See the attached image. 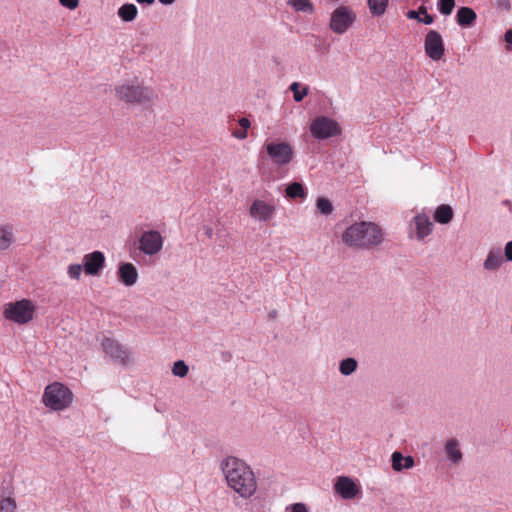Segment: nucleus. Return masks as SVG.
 I'll list each match as a JSON object with an SVG mask.
<instances>
[{
  "label": "nucleus",
  "mask_w": 512,
  "mask_h": 512,
  "mask_svg": "<svg viewBox=\"0 0 512 512\" xmlns=\"http://www.w3.org/2000/svg\"><path fill=\"white\" fill-rule=\"evenodd\" d=\"M285 512H308V509L304 503H294L288 505L285 508Z\"/></svg>",
  "instance_id": "nucleus-35"
},
{
  "label": "nucleus",
  "mask_w": 512,
  "mask_h": 512,
  "mask_svg": "<svg viewBox=\"0 0 512 512\" xmlns=\"http://www.w3.org/2000/svg\"><path fill=\"white\" fill-rule=\"evenodd\" d=\"M454 216L453 209L448 204L438 206L434 211V220L439 224H448Z\"/></svg>",
  "instance_id": "nucleus-22"
},
{
  "label": "nucleus",
  "mask_w": 512,
  "mask_h": 512,
  "mask_svg": "<svg viewBox=\"0 0 512 512\" xmlns=\"http://www.w3.org/2000/svg\"><path fill=\"white\" fill-rule=\"evenodd\" d=\"M457 23L462 27H470L474 24L477 15L473 9L469 7H461L457 11Z\"/></svg>",
  "instance_id": "nucleus-20"
},
{
  "label": "nucleus",
  "mask_w": 512,
  "mask_h": 512,
  "mask_svg": "<svg viewBox=\"0 0 512 512\" xmlns=\"http://www.w3.org/2000/svg\"><path fill=\"white\" fill-rule=\"evenodd\" d=\"M14 242L13 228L9 225L0 226V251L7 250Z\"/></svg>",
  "instance_id": "nucleus-25"
},
{
  "label": "nucleus",
  "mask_w": 512,
  "mask_h": 512,
  "mask_svg": "<svg viewBox=\"0 0 512 512\" xmlns=\"http://www.w3.org/2000/svg\"><path fill=\"white\" fill-rule=\"evenodd\" d=\"M238 124L240 125V127L242 128V130H246L248 131V129L250 128L251 126V123H250V120L246 117H242L238 120Z\"/></svg>",
  "instance_id": "nucleus-38"
},
{
  "label": "nucleus",
  "mask_w": 512,
  "mask_h": 512,
  "mask_svg": "<svg viewBox=\"0 0 512 512\" xmlns=\"http://www.w3.org/2000/svg\"><path fill=\"white\" fill-rule=\"evenodd\" d=\"M391 461L393 470L397 472L411 469L415 465V461L412 456H403L399 451L392 453Z\"/></svg>",
  "instance_id": "nucleus-19"
},
{
  "label": "nucleus",
  "mask_w": 512,
  "mask_h": 512,
  "mask_svg": "<svg viewBox=\"0 0 512 512\" xmlns=\"http://www.w3.org/2000/svg\"><path fill=\"white\" fill-rule=\"evenodd\" d=\"M311 136L316 140H326L342 133L341 125L328 116L315 117L309 126Z\"/></svg>",
  "instance_id": "nucleus-8"
},
{
  "label": "nucleus",
  "mask_w": 512,
  "mask_h": 512,
  "mask_svg": "<svg viewBox=\"0 0 512 512\" xmlns=\"http://www.w3.org/2000/svg\"><path fill=\"white\" fill-rule=\"evenodd\" d=\"M505 264V258L503 256V250L501 247H491L483 261V269L490 273L498 272L501 267Z\"/></svg>",
  "instance_id": "nucleus-16"
},
{
  "label": "nucleus",
  "mask_w": 512,
  "mask_h": 512,
  "mask_svg": "<svg viewBox=\"0 0 512 512\" xmlns=\"http://www.w3.org/2000/svg\"><path fill=\"white\" fill-rule=\"evenodd\" d=\"M286 4L295 12L306 15H312L315 11L314 4L311 0H287Z\"/></svg>",
  "instance_id": "nucleus-21"
},
{
  "label": "nucleus",
  "mask_w": 512,
  "mask_h": 512,
  "mask_svg": "<svg viewBox=\"0 0 512 512\" xmlns=\"http://www.w3.org/2000/svg\"><path fill=\"white\" fill-rule=\"evenodd\" d=\"M163 5H172L176 0H158Z\"/></svg>",
  "instance_id": "nucleus-43"
},
{
  "label": "nucleus",
  "mask_w": 512,
  "mask_h": 512,
  "mask_svg": "<svg viewBox=\"0 0 512 512\" xmlns=\"http://www.w3.org/2000/svg\"><path fill=\"white\" fill-rule=\"evenodd\" d=\"M84 273L87 276H99L106 265V257L101 251H93L82 257Z\"/></svg>",
  "instance_id": "nucleus-14"
},
{
  "label": "nucleus",
  "mask_w": 512,
  "mask_h": 512,
  "mask_svg": "<svg viewBox=\"0 0 512 512\" xmlns=\"http://www.w3.org/2000/svg\"><path fill=\"white\" fill-rule=\"evenodd\" d=\"M455 6V0H440L439 1V11L443 15H450Z\"/></svg>",
  "instance_id": "nucleus-34"
},
{
  "label": "nucleus",
  "mask_w": 512,
  "mask_h": 512,
  "mask_svg": "<svg viewBox=\"0 0 512 512\" xmlns=\"http://www.w3.org/2000/svg\"><path fill=\"white\" fill-rule=\"evenodd\" d=\"M286 197L289 199H305L307 197V191L302 183L292 182L286 186L285 189Z\"/></svg>",
  "instance_id": "nucleus-24"
},
{
  "label": "nucleus",
  "mask_w": 512,
  "mask_h": 512,
  "mask_svg": "<svg viewBox=\"0 0 512 512\" xmlns=\"http://www.w3.org/2000/svg\"><path fill=\"white\" fill-rule=\"evenodd\" d=\"M316 207L319 213L325 216L330 215L334 210L332 202L326 197H319L316 200Z\"/></svg>",
  "instance_id": "nucleus-29"
},
{
  "label": "nucleus",
  "mask_w": 512,
  "mask_h": 512,
  "mask_svg": "<svg viewBox=\"0 0 512 512\" xmlns=\"http://www.w3.org/2000/svg\"><path fill=\"white\" fill-rule=\"evenodd\" d=\"M504 40L507 44L512 45V29H509L505 32Z\"/></svg>",
  "instance_id": "nucleus-41"
},
{
  "label": "nucleus",
  "mask_w": 512,
  "mask_h": 512,
  "mask_svg": "<svg viewBox=\"0 0 512 512\" xmlns=\"http://www.w3.org/2000/svg\"><path fill=\"white\" fill-rule=\"evenodd\" d=\"M335 492L345 500L354 499L361 491L360 486L348 476H340L334 483Z\"/></svg>",
  "instance_id": "nucleus-15"
},
{
  "label": "nucleus",
  "mask_w": 512,
  "mask_h": 512,
  "mask_svg": "<svg viewBox=\"0 0 512 512\" xmlns=\"http://www.w3.org/2000/svg\"><path fill=\"white\" fill-rule=\"evenodd\" d=\"M189 372L188 365L183 360H178L174 362L172 366V374L176 377L183 378Z\"/></svg>",
  "instance_id": "nucleus-30"
},
{
  "label": "nucleus",
  "mask_w": 512,
  "mask_h": 512,
  "mask_svg": "<svg viewBox=\"0 0 512 512\" xmlns=\"http://www.w3.org/2000/svg\"><path fill=\"white\" fill-rule=\"evenodd\" d=\"M17 508L16 501L12 497H6L0 500V512H15Z\"/></svg>",
  "instance_id": "nucleus-33"
},
{
  "label": "nucleus",
  "mask_w": 512,
  "mask_h": 512,
  "mask_svg": "<svg viewBox=\"0 0 512 512\" xmlns=\"http://www.w3.org/2000/svg\"><path fill=\"white\" fill-rule=\"evenodd\" d=\"M164 238L157 230L144 231L138 240V249L146 256H155L163 249Z\"/></svg>",
  "instance_id": "nucleus-10"
},
{
  "label": "nucleus",
  "mask_w": 512,
  "mask_h": 512,
  "mask_svg": "<svg viewBox=\"0 0 512 512\" xmlns=\"http://www.w3.org/2000/svg\"><path fill=\"white\" fill-rule=\"evenodd\" d=\"M367 3L373 16H381L385 13L389 0H367Z\"/></svg>",
  "instance_id": "nucleus-27"
},
{
  "label": "nucleus",
  "mask_w": 512,
  "mask_h": 512,
  "mask_svg": "<svg viewBox=\"0 0 512 512\" xmlns=\"http://www.w3.org/2000/svg\"><path fill=\"white\" fill-rule=\"evenodd\" d=\"M406 17L408 19H415L417 20L418 22H423L424 24L426 25H430L433 23L434 19L433 17L430 15V14H426V16H423L421 17L419 12L415 11V10H409L407 13H406Z\"/></svg>",
  "instance_id": "nucleus-32"
},
{
  "label": "nucleus",
  "mask_w": 512,
  "mask_h": 512,
  "mask_svg": "<svg viewBox=\"0 0 512 512\" xmlns=\"http://www.w3.org/2000/svg\"><path fill=\"white\" fill-rule=\"evenodd\" d=\"M232 136L239 140H244L247 138L248 133L246 130H236L232 133Z\"/></svg>",
  "instance_id": "nucleus-39"
},
{
  "label": "nucleus",
  "mask_w": 512,
  "mask_h": 512,
  "mask_svg": "<svg viewBox=\"0 0 512 512\" xmlns=\"http://www.w3.org/2000/svg\"><path fill=\"white\" fill-rule=\"evenodd\" d=\"M418 12H419V14H423L424 16H426V14H428V13H427V10H426V8H425L424 6H421V7L419 8V11H418Z\"/></svg>",
  "instance_id": "nucleus-44"
},
{
  "label": "nucleus",
  "mask_w": 512,
  "mask_h": 512,
  "mask_svg": "<svg viewBox=\"0 0 512 512\" xmlns=\"http://www.w3.org/2000/svg\"><path fill=\"white\" fill-rule=\"evenodd\" d=\"M503 256L505 258V261L512 262V241H508L505 244V247L503 250Z\"/></svg>",
  "instance_id": "nucleus-37"
},
{
  "label": "nucleus",
  "mask_w": 512,
  "mask_h": 512,
  "mask_svg": "<svg viewBox=\"0 0 512 512\" xmlns=\"http://www.w3.org/2000/svg\"><path fill=\"white\" fill-rule=\"evenodd\" d=\"M342 242L350 247L368 250L384 241L383 229L370 221H359L348 226L342 233Z\"/></svg>",
  "instance_id": "nucleus-2"
},
{
  "label": "nucleus",
  "mask_w": 512,
  "mask_h": 512,
  "mask_svg": "<svg viewBox=\"0 0 512 512\" xmlns=\"http://www.w3.org/2000/svg\"><path fill=\"white\" fill-rule=\"evenodd\" d=\"M115 96L129 104H145L155 98L152 88L145 86L137 77L126 79L115 86Z\"/></svg>",
  "instance_id": "nucleus-3"
},
{
  "label": "nucleus",
  "mask_w": 512,
  "mask_h": 512,
  "mask_svg": "<svg viewBox=\"0 0 512 512\" xmlns=\"http://www.w3.org/2000/svg\"><path fill=\"white\" fill-rule=\"evenodd\" d=\"M59 3L69 10H75L79 6V0H59Z\"/></svg>",
  "instance_id": "nucleus-36"
},
{
  "label": "nucleus",
  "mask_w": 512,
  "mask_h": 512,
  "mask_svg": "<svg viewBox=\"0 0 512 512\" xmlns=\"http://www.w3.org/2000/svg\"><path fill=\"white\" fill-rule=\"evenodd\" d=\"M36 312V304L30 299H21L4 305L3 316L18 325L31 322Z\"/></svg>",
  "instance_id": "nucleus-5"
},
{
  "label": "nucleus",
  "mask_w": 512,
  "mask_h": 512,
  "mask_svg": "<svg viewBox=\"0 0 512 512\" xmlns=\"http://www.w3.org/2000/svg\"><path fill=\"white\" fill-rule=\"evenodd\" d=\"M118 278L125 286L131 287L138 280V271L132 263H121L118 267Z\"/></svg>",
  "instance_id": "nucleus-17"
},
{
  "label": "nucleus",
  "mask_w": 512,
  "mask_h": 512,
  "mask_svg": "<svg viewBox=\"0 0 512 512\" xmlns=\"http://www.w3.org/2000/svg\"><path fill=\"white\" fill-rule=\"evenodd\" d=\"M219 469L226 486L241 500L252 499L258 489L255 472L244 459L227 455L220 460Z\"/></svg>",
  "instance_id": "nucleus-1"
},
{
  "label": "nucleus",
  "mask_w": 512,
  "mask_h": 512,
  "mask_svg": "<svg viewBox=\"0 0 512 512\" xmlns=\"http://www.w3.org/2000/svg\"><path fill=\"white\" fill-rule=\"evenodd\" d=\"M203 230L208 239H210V240L213 239L214 231L211 226L205 225V226H203Z\"/></svg>",
  "instance_id": "nucleus-40"
},
{
  "label": "nucleus",
  "mask_w": 512,
  "mask_h": 512,
  "mask_svg": "<svg viewBox=\"0 0 512 512\" xmlns=\"http://www.w3.org/2000/svg\"><path fill=\"white\" fill-rule=\"evenodd\" d=\"M356 14L345 5L338 6L330 16L329 28L336 34H344L354 23Z\"/></svg>",
  "instance_id": "nucleus-9"
},
{
  "label": "nucleus",
  "mask_w": 512,
  "mask_h": 512,
  "mask_svg": "<svg viewBox=\"0 0 512 512\" xmlns=\"http://www.w3.org/2000/svg\"><path fill=\"white\" fill-rule=\"evenodd\" d=\"M358 368V362L355 358L348 357L340 361L339 372L343 376L352 375Z\"/></svg>",
  "instance_id": "nucleus-26"
},
{
  "label": "nucleus",
  "mask_w": 512,
  "mask_h": 512,
  "mask_svg": "<svg viewBox=\"0 0 512 512\" xmlns=\"http://www.w3.org/2000/svg\"><path fill=\"white\" fill-rule=\"evenodd\" d=\"M252 220L259 223H269L277 213V204L273 197L255 198L248 209Z\"/></svg>",
  "instance_id": "nucleus-7"
},
{
  "label": "nucleus",
  "mask_w": 512,
  "mask_h": 512,
  "mask_svg": "<svg viewBox=\"0 0 512 512\" xmlns=\"http://www.w3.org/2000/svg\"><path fill=\"white\" fill-rule=\"evenodd\" d=\"M500 5L504 6L505 8H508L509 7V1L508 0H502V2H500Z\"/></svg>",
  "instance_id": "nucleus-45"
},
{
  "label": "nucleus",
  "mask_w": 512,
  "mask_h": 512,
  "mask_svg": "<svg viewBox=\"0 0 512 512\" xmlns=\"http://www.w3.org/2000/svg\"><path fill=\"white\" fill-rule=\"evenodd\" d=\"M433 228L434 224L427 214L417 213L410 222L409 236L416 238L418 241H423L432 233Z\"/></svg>",
  "instance_id": "nucleus-12"
},
{
  "label": "nucleus",
  "mask_w": 512,
  "mask_h": 512,
  "mask_svg": "<svg viewBox=\"0 0 512 512\" xmlns=\"http://www.w3.org/2000/svg\"><path fill=\"white\" fill-rule=\"evenodd\" d=\"M104 353L111 358L112 361L127 366L131 362L129 351L118 341L112 338H105L102 341Z\"/></svg>",
  "instance_id": "nucleus-11"
},
{
  "label": "nucleus",
  "mask_w": 512,
  "mask_h": 512,
  "mask_svg": "<svg viewBox=\"0 0 512 512\" xmlns=\"http://www.w3.org/2000/svg\"><path fill=\"white\" fill-rule=\"evenodd\" d=\"M73 401V393L61 383L54 382L46 386L42 402L52 410L61 411L68 408Z\"/></svg>",
  "instance_id": "nucleus-4"
},
{
  "label": "nucleus",
  "mask_w": 512,
  "mask_h": 512,
  "mask_svg": "<svg viewBox=\"0 0 512 512\" xmlns=\"http://www.w3.org/2000/svg\"><path fill=\"white\" fill-rule=\"evenodd\" d=\"M83 272V265L79 263H71L66 269L67 276L72 281H80Z\"/></svg>",
  "instance_id": "nucleus-28"
},
{
  "label": "nucleus",
  "mask_w": 512,
  "mask_h": 512,
  "mask_svg": "<svg viewBox=\"0 0 512 512\" xmlns=\"http://www.w3.org/2000/svg\"><path fill=\"white\" fill-rule=\"evenodd\" d=\"M264 149L271 162L278 167L287 166L294 159V148L286 140H267Z\"/></svg>",
  "instance_id": "nucleus-6"
},
{
  "label": "nucleus",
  "mask_w": 512,
  "mask_h": 512,
  "mask_svg": "<svg viewBox=\"0 0 512 512\" xmlns=\"http://www.w3.org/2000/svg\"><path fill=\"white\" fill-rule=\"evenodd\" d=\"M139 4L151 5L155 2V0H136Z\"/></svg>",
  "instance_id": "nucleus-42"
},
{
  "label": "nucleus",
  "mask_w": 512,
  "mask_h": 512,
  "mask_svg": "<svg viewBox=\"0 0 512 512\" xmlns=\"http://www.w3.org/2000/svg\"><path fill=\"white\" fill-rule=\"evenodd\" d=\"M290 90L293 92V98L296 102L302 101L309 92L308 87H304L300 90V84L298 82H293L290 85Z\"/></svg>",
  "instance_id": "nucleus-31"
},
{
  "label": "nucleus",
  "mask_w": 512,
  "mask_h": 512,
  "mask_svg": "<svg viewBox=\"0 0 512 512\" xmlns=\"http://www.w3.org/2000/svg\"><path fill=\"white\" fill-rule=\"evenodd\" d=\"M117 15L123 22H132L138 16V9L132 3H125L118 8Z\"/></svg>",
  "instance_id": "nucleus-23"
},
{
  "label": "nucleus",
  "mask_w": 512,
  "mask_h": 512,
  "mask_svg": "<svg viewBox=\"0 0 512 512\" xmlns=\"http://www.w3.org/2000/svg\"><path fill=\"white\" fill-rule=\"evenodd\" d=\"M424 49L426 55L433 61H439L445 52L444 41L439 32L429 30L425 36Z\"/></svg>",
  "instance_id": "nucleus-13"
},
{
  "label": "nucleus",
  "mask_w": 512,
  "mask_h": 512,
  "mask_svg": "<svg viewBox=\"0 0 512 512\" xmlns=\"http://www.w3.org/2000/svg\"><path fill=\"white\" fill-rule=\"evenodd\" d=\"M444 452L447 456V459L452 464H459L463 459V453L460 448L459 440L455 438L448 439L444 444Z\"/></svg>",
  "instance_id": "nucleus-18"
}]
</instances>
